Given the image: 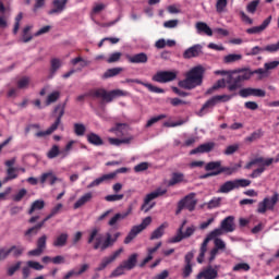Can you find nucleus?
<instances>
[{
  "label": "nucleus",
  "mask_w": 279,
  "mask_h": 279,
  "mask_svg": "<svg viewBox=\"0 0 279 279\" xmlns=\"http://www.w3.org/2000/svg\"><path fill=\"white\" fill-rule=\"evenodd\" d=\"M240 97L243 98H247V97H265L266 92L263 89H258V88H252V87H247V88H242L239 92Z\"/></svg>",
  "instance_id": "f3484780"
},
{
  "label": "nucleus",
  "mask_w": 279,
  "mask_h": 279,
  "mask_svg": "<svg viewBox=\"0 0 279 279\" xmlns=\"http://www.w3.org/2000/svg\"><path fill=\"white\" fill-rule=\"evenodd\" d=\"M125 58L131 64H146L147 60H149L145 52H140L133 56L125 54Z\"/></svg>",
  "instance_id": "aec40b11"
},
{
  "label": "nucleus",
  "mask_w": 279,
  "mask_h": 279,
  "mask_svg": "<svg viewBox=\"0 0 279 279\" xmlns=\"http://www.w3.org/2000/svg\"><path fill=\"white\" fill-rule=\"evenodd\" d=\"M184 238L183 235V231H182V227H180L178 229V233L177 235H174L171 240H170V243H180V241H182Z\"/></svg>",
  "instance_id": "774afa93"
},
{
  "label": "nucleus",
  "mask_w": 279,
  "mask_h": 279,
  "mask_svg": "<svg viewBox=\"0 0 279 279\" xmlns=\"http://www.w3.org/2000/svg\"><path fill=\"white\" fill-rule=\"evenodd\" d=\"M39 182L40 184H47L48 182L50 186H53L56 182H62V179L58 178V175H56V173L52 172V170H48L41 173V175L39 177Z\"/></svg>",
  "instance_id": "dca6fc26"
},
{
  "label": "nucleus",
  "mask_w": 279,
  "mask_h": 279,
  "mask_svg": "<svg viewBox=\"0 0 279 279\" xmlns=\"http://www.w3.org/2000/svg\"><path fill=\"white\" fill-rule=\"evenodd\" d=\"M264 51H267L268 53H276L279 51V40L277 44H270L264 47Z\"/></svg>",
  "instance_id": "0e129e2a"
},
{
  "label": "nucleus",
  "mask_w": 279,
  "mask_h": 279,
  "mask_svg": "<svg viewBox=\"0 0 279 279\" xmlns=\"http://www.w3.org/2000/svg\"><path fill=\"white\" fill-rule=\"evenodd\" d=\"M250 184H252V181L247 179H235L227 181L222 185H220L218 193H230L235 189H245L246 186H250Z\"/></svg>",
  "instance_id": "6e6552de"
},
{
  "label": "nucleus",
  "mask_w": 279,
  "mask_h": 279,
  "mask_svg": "<svg viewBox=\"0 0 279 279\" xmlns=\"http://www.w3.org/2000/svg\"><path fill=\"white\" fill-rule=\"evenodd\" d=\"M25 252V248L22 246H11L8 251L0 248V254H2V258H7L10 256V254H13V256L19 257Z\"/></svg>",
  "instance_id": "5701e85b"
},
{
  "label": "nucleus",
  "mask_w": 279,
  "mask_h": 279,
  "mask_svg": "<svg viewBox=\"0 0 279 279\" xmlns=\"http://www.w3.org/2000/svg\"><path fill=\"white\" fill-rule=\"evenodd\" d=\"M88 202H93V192H87L83 194L75 203H74V209L77 210V208H82V206H86Z\"/></svg>",
  "instance_id": "bb28decb"
},
{
  "label": "nucleus",
  "mask_w": 279,
  "mask_h": 279,
  "mask_svg": "<svg viewBox=\"0 0 279 279\" xmlns=\"http://www.w3.org/2000/svg\"><path fill=\"white\" fill-rule=\"evenodd\" d=\"M214 245H215L214 248L218 250V252L219 251L225 252V250H226V242L223 240H221L220 238H216L214 240Z\"/></svg>",
  "instance_id": "13d9d810"
},
{
  "label": "nucleus",
  "mask_w": 279,
  "mask_h": 279,
  "mask_svg": "<svg viewBox=\"0 0 279 279\" xmlns=\"http://www.w3.org/2000/svg\"><path fill=\"white\" fill-rule=\"evenodd\" d=\"M138 263V254H132L126 260L122 262L121 265L128 270L134 269Z\"/></svg>",
  "instance_id": "7c9ffc66"
},
{
  "label": "nucleus",
  "mask_w": 279,
  "mask_h": 279,
  "mask_svg": "<svg viewBox=\"0 0 279 279\" xmlns=\"http://www.w3.org/2000/svg\"><path fill=\"white\" fill-rule=\"evenodd\" d=\"M49 216H47L41 222L37 223L35 227L28 229L27 231H25V236L27 238L28 241H32V236H36V234H38V231L40 230V228H43V226H45V223H47V221H49Z\"/></svg>",
  "instance_id": "b1692460"
},
{
  "label": "nucleus",
  "mask_w": 279,
  "mask_h": 279,
  "mask_svg": "<svg viewBox=\"0 0 279 279\" xmlns=\"http://www.w3.org/2000/svg\"><path fill=\"white\" fill-rule=\"evenodd\" d=\"M69 0H53L52 5L53 8L48 11V14H62L66 8V3Z\"/></svg>",
  "instance_id": "4be33fe9"
},
{
  "label": "nucleus",
  "mask_w": 279,
  "mask_h": 279,
  "mask_svg": "<svg viewBox=\"0 0 279 279\" xmlns=\"http://www.w3.org/2000/svg\"><path fill=\"white\" fill-rule=\"evenodd\" d=\"M240 60H243V54L230 53L223 57L222 62L225 64H234V62H240Z\"/></svg>",
  "instance_id": "c9c22d12"
},
{
  "label": "nucleus",
  "mask_w": 279,
  "mask_h": 279,
  "mask_svg": "<svg viewBox=\"0 0 279 279\" xmlns=\"http://www.w3.org/2000/svg\"><path fill=\"white\" fill-rule=\"evenodd\" d=\"M166 193H167V189L158 187L154 192L147 194L144 198V203L141 207V210H143L144 213L151 210V208L156 206V203H153L151 205H149V202H153V199H157V197H162V195H166Z\"/></svg>",
  "instance_id": "9d476101"
},
{
  "label": "nucleus",
  "mask_w": 279,
  "mask_h": 279,
  "mask_svg": "<svg viewBox=\"0 0 279 279\" xmlns=\"http://www.w3.org/2000/svg\"><path fill=\"white\" fill-rule=\"evenodd\" d=\"M252 75H258V80H263V77H267L269 75V72H267V69L259 68L255 71H251Z\"/></svg>",
  "instance_id": "6e6d98bb"
},
{
  "label": "nucleus",
  "mask_w": 279,
  "mask_h": 279,
  "mask_svg": "<svg viewBox=\"0 0 279 279\" xmlns=\"http://www.w3.org/2000/svg\"><path fill=\"white\" fill-rule=\"evenodd\" d=\"M216 75H227L228 78H227V84H232V75H234V72L233 71H226V70H218L215 72Z\"/></svg>",
  "instance_id": "864d4df0"
},
{
  "label": "nucleus",
  "mask_w": 279,
  "mask_h": 279,
  "mask_svg": "<svg viewBox=\"0 0 279 279\" xmlns=\"http://www.w3.org/2000/svg\"><path fill=\"white\" fill-rule=\"evenodd\" d=\"M120 73H123V68H111L104 73L102 77L104 80H108L110 77H117Z\"/></svg>",
  "instance_id": "58836bf2"
},
{
  "label": "nucleus",
  "mask_w": 279,
  "mask_h": 279,
  "mask_svg": "<svg viewBox=\"0 0 279 279\" xmlns=\"http://www.w3.org/2000/svg\"><path fill=\"white\" fill-rule=\"evenodd\" d=\"M87 141L90 145H96L97 147L104 145V140H101V137L96 133H89L87 135Z\"/></svg>",
  "instance_id": "ea45409f"
},
{
  "label": "nucleus",
  "mask_w": 279,
  "mask_h": 279,
  "mask_svg": "<svg viewBox=\"0 0 279 279\" xmlns=\"http://www.w3.org/2000/svg\"><path fill=\"white\" fill-rule=\"evenodd\" d=\"M271 165H274V158H268V159L263 158V162L257 163L258 168L255 169L250 174V178L252 179L260 178V175L265 173V169H267V167H271Z\"/></svg>",
  "instance_id": "2eb2a0df"
},
{
  "label": "nucleus",
  "mask_w": 279,
  "mask_h": 279,
  "mask_svg": "<svg viewBox=\"0 0 279 279\" xmlns=\"http://www.w3.org/2000/svg\"><path fill=\"white\" fill-rule=\"evenodd\" d=\"M219 88H226V80L222 78L217 81V83L211 88H209L206 93L207 95H213V92Z\"/></svg>",
  "instance_id": "3c124183"
},
{
  "label": "nucleus",
  "mask_w": 279,
  "mask_h": 279,
  "mask_svg": "<svg viewBox=\"0 0 279 279\" xmlns=\"http://www.w3.org/2000/svg\"><path fill=\"white\" fill-rule=\"evenodd\" d=\"M221 168V161H210L205 166V170L207 171H219Z\"/></svg>",
  "instance_id": "603ef678"
},
{
  "label": "nucleus",
  "mask_w": 279,
  "mask_h": 279,
  "mask_svg": "<svg viewBox=\"0 0 279 279\" xmlns=\"http://www.w3.org/2000/svg\"><path fill=\"white\" fill-rule=\"evenodd\" d=\"M43 208H45V201L37 199L32 204V206L28 210V215L36 213V210H43Z\"/></svg>",
  "instance_id": "37998d69"
},
{
  "label": "nucleus",
  "mask_w": 279,
  "mask_h": 279,
  "mask_svg": "<svg viewBox=\"0 0 279 279\" xmlns=\"http://www.w3.org/2000/svg\"><path fill=\"white\" fill-rule=\"evenodd\" d=\"M121 254H123V248H119L118 251L113 252L111 255L104 257L100 264L98 265V267L96 268V271H104V269H106L108 265L114 263L117 258L121 256Z\"/></svg>",
  "instance_id": "ddd939ff"
},
{
  "label": "nucleus",
  "mask_w": 279,
  "mask_h": 279,
  "mask_svg": "<svg viewBox=\"0 0 279 279\" xmlns=\"http://www.w3.org/2000/svg\"><path fill=\"white\" fill-rule=\"evenodd\" d=\"M29 82H31V80L27 76H24V77L20 78L17 81V88H20V89L28 88Z\"/></svg>",
  "instance_id": "bf43d9fd"
},
{
  "label": "nucleus",
  "mask_w": 279,
  "mask_h": 279,
  "mask_svg": "<svg viewBox=\"0 0 279 279\" xmlns=\"http://www.w3.org/2000/svg\"><path fill=\"white\" fill-rule=\"evenodd\" d=\"M227 7H228V0H217L216 10L217 12H219V14H221V12H223V10H226Z\"/></svg>",
  "instance_id": "680f3d73"
},
{
  "label": "nucleus",
  "mask_w": 279,
  "mask_h": 279,
  "mask_svg": "<svg viewBox=\"0 0 279 279\" xmlns=\"http://www.w3.org/2000/svg\"><path fill=\"white\" fill-rule=\"evenodd\" d=\"M59 99H60V92L54 90L48 95V97L46 99V106H51V104H56V101Z\"/></svg>",
  "instance_id": "a18cd8bd"
},
{
  "label": "nucleus",
  "mask_w": 279,
  "mask_h": 279,
  "mask_svg": "<svg viewBox=\"0 0 279 279\" xmlns=\"http://www.w3.org/2000/svg\"><path fill=\"white\" fill-rule=\"evenodd\" d=\"M58 130V124H52L46 131H39L35 134L36 138H45V136H51L52 132Z\"/></svg>",
  "instance_id": "79ce46f5"
},
{
  "label": "nucleus",
  "mask_w": 279,
  "mask_h": 279,
  "mask_svg": "<svg viewBox=\"0 0 279 279\" xmlns=\"http://www.w3.org/2000/svg\"><path fill=\"white\" fill-rule=\"evenodd\" d=\"M219 278V270L217 266L214 268L213 265H208L203 268L196 276V279H217Z\"/></svg>",
  "instance_id": "f8f14e48"
},
{
  "label": "nucleus",
  "mask_w": 279,
  "mask_h": 279,
  "mask_svg": "<svg viewBox=\"0 0 279 279\" xmlns=\"http://www.w3.org/2000/svg\"><path fill=\"white\" fill-rule=\"evenodd\" d=\"M149 226H151V216L144 218L141 225L132 227L129 234L124 239V244L130 245V243H132V241H134V239H136V236H138V234H141V232L146 230V228Z\"/></svg>",
  "instance_id": "0eeeda50"
},
{
  "label": "nucleus",
  "mask_w": 279,
  "mask_h": 279,
  "mask_svg": "<svg viewBox=\"0 0 279 279\" xmlns=\"http://www.w3.org/2000/svg\"><path fill=\"white\" fill-rule=\"evenodd\" d=\"M149 226H151V216L144 218L141 225L132 227L129 234L124 239V244L130 245V243H132V241H134V239H136V236H138V234H141V232L146 230V228Z\"/></svg>",
  "instance_id": "423d86ee"
},
{
  "label": "nucleus",
  "mask_w": 279,
  "mask_h": 279,
  "mask_svg": "<svg viewBox=\"0 0 279 279\" xmlns=\"http://www.w3.org/2000/svg\"><path fill=\"white\" fill-rule=\"evenodd\" d=\"M258 5H260V0H253L246 5V12L248 14H256V10H258Z\"/></svg>",
  "instance_id": "49530a36"
},
{
  "label": "nucleus",
  "mask_w": 279,
  "mask_h": 279,
  "mask_svg": "<svg viewBox=\"0 0 279 279\" xmlns=\"http://www.w3.org/2000/svg\"><path fill=\"white\" fill-rule=\"evenodd\" d=\"M196 29L198 34H206V36H213V28H210V26H208V24L204 22H197Z\"/></svg>",
  "instance_id": "e433bc0d"
},
{
  "label": "nucleus",
  "mask_w": 279,
  "mask_h": 279,
  "mask_svg": "<svg viewBox=\"0 0 279 279\" xmlns=\"http://www.w3.org/2000/svg\"><path fill=\"white\" fill-rule=\"evenodd\" d=\"M215 142H208L205 144L199 145L195 149L191 150V154H208L213 149H215Z\"/></svg>",
  "instance_id": "cd10ccee"
},
{
  "label": "nucleus",
  "mask_w": 279,
  "mask_h": 279,
  "mask_svg": "<svg viewBox=\"0 0 279 279\" xmlns=\"http://www.w3.org/2000/svg\"><path fill=\"white\" fill-rule=\"evenodd\" d=\"M195 193H190L185 197H183L180 203L181 208H186L190 213L195 210V206H197V199L195 198Z\"/></svg>",
  "instance_id": "4468645a"
},
{
  "label": "nucleus",
  "mask_w": 279,
  "mask_h": 279,
  "mask_svg": "<svg viewBox=\"0 0 279 279\" xmlns=\"http://www.w3.org/2000/svg\"><path fill=\"white\" fill-rule=\"evenodd\" d=\"M278 202H279V194L278 192H274L271 197H265L262 202L258 203L257 213L259 215H265L267 210H274Z\"/></svg>",
  "instance_id": "1a4fd4ad"
},
{
  "label": "nucleus",
  "mask_w": 279,
  "mask_h": 279,
  "mask_svg": "<svg viewBox=\"0 0 279 279\" xmlns=\"http://www.w3.org/2000/svg\"><path fill=\"white\" fill-rule=\"evenodd\" d=\"M128 130H130L128 124L119 123L114 128H111L109 132L116 134V136H128Z\"/></svg>",
  "instance_id": "2f4dec72"
},
{
  "label": "nucleus",
  "mask_w": 279,
  "mask_h": 279,
  "mask_svg": "<svg viewBox=\"0 0 279 279\" xmlns=\"http://www.w3.org/2000/svg\"><path fill=\"white\" fill-rule=\"evenodd\" d=\"M232 97L233 96H230V95H217V96L209 98L201 108L199 117H204V114H206V112H210V110H213V108H215V106H217V104H226V102L230 101V99H232Z\"/></svg>",
  "instance_id": "39448f33"
},
{
  "label": "nucleus",
  "mask_w": 279,
  "mask_h": 279,
  "mask_svg": "<svg viewBox=\"0 0 279 279\" xmlns=\"http://www.w3.org/2000/svg\"><path fill=\"white\" fill-rule=\"evenodd\" d=\"M74 133L76 134V136H84V134H86V125H84L83 123H75Z\"/></svg>",
  "instance_id": "8fccbe9b"
},
{
  "label": "nucleus",
  "mask_w": 279,
  "mask_h": 279,
  "mask_svg": "<svg viewBox=\"0 0 279 279\" xmlns=\"http://www.w3.org/2000/svg\"><path fill=\"white\" fill-rule=\"evenodd\" d=\"M114 178H117V173L104 174L89 183L87 189H95V186H99V184H104V182H110V180H114Z\"/></svg>",
  "instance_id": "412c9836"
},
{
  "label": "nucleus",
  "mask_w": 279,
  "mask_h": 279,
  "mask_svg": "<svg viewBox=\"0 0 279 279\" xmlns=\"http://www.w3.org/2000/svg\"><path fill=\"white\" fill-rule=\"evenodd\" d=\"M251 267L247 263H239L233 266V271H250Z\"/></svg>",
  "instance_id": "4d7b16f0"
},
{
  "label": "nucleus",
  "mask_w": 279,
  "mask_h": 279,
  "mask_svg": "<svg viewBox=\"0 0 279 279\" xmlns=\"http://www.w3.org/2000/svg\"><path fill=\"white\" fill-rule=\"evenodd\" d=\"M125 274V268L120 264L109 276V278H119V276H123Z\"/></svg>",
  "instance_id": "5fc2aeb1"
},
{
  "label": "nucleus",
  "mask_w": 279,
  "mask_h": 279,
  "mask_svg": "<svg viewBox=\"0 0 279 279\" xmlns=\"http://www.w3.org/2000/svg\"><path fill=\"white\" fill-rule=\"evenodd\" d=\"M76 143L77 142L75 140H71L70 142H68L64 149L61 150V158H66L71 154L73 145H75Z\"/></svg>",
  "instance_id": "c03bdc74"
},
{
  "label": "nucleus",
  "mask_w": 279,
  "mask_h": 279,
  "mask_svg": "<svg viewBox=\"0 0 279 279\" xmlns=\"http://www.w3.org/2000/svg\"><path fill=\"white\" fill-rule=\"evenodd\" d=\"M175 77H178V72L160 71L153 76V82H158L159 84H167L168 82H173Z\"/></svg>",
  "instance_id": "9b49d317"
},
{
  "label": "nucleus",
  "mask_w": 279,
  "mask_h": 279,
  "mask_svg": "<svg viewBox=\"0 0 279 279\" xmlns=\"http://www.w3.org/2000/svg\"><path fill=\"white\" fill-rule=\"evenodd\" d=\"M64 108H66L65 104H60L54 108L57 119L53 124H57V128H60V124L62 123V117H64Z\"/></svg>",
  "instance_id": "72a5a7b5"
},
{
  "label": "nucleus",
  "mask_w": 279,
  "mask_h": 279,
  "mask_svg": "<svg viewBox=\"0 0 279 279\" xmlns=\"http://www.w3.org/2000/svg\"><path fill=\"white\" fill-rule=\"evenodd\" d=\"M271 23V15H269L259 26H254L252 28L246 29V34H260L262 32H265L267 27H269V24Z\"/></svg>",
  "instance_id": "393cba45"
},
{
  "label": "nucleus",
  "mask_w": 279,
  "mask_h": 279,
  "mask_svg": "<svg viewBox=\"0 0 279 279\" xmlns=\"http://www.w3.org/2000/svg\"><path fill=\"white\" fill-rule=\"evenodd\" d=\"M236 151H239V144L230 145L225 149V156H232V154H236Z\"/></svg>",
  "instance_id": "e2e57ef3"
},
{
  "label": "nucleus",
  "mask_w": 279,
  "mask_h": 279,
  "mask_svg": "<svg viewBox=\"0 0 279 279\" xmlns=\"http://www.w3.org/2000/svg\"><path fill=\"white\" fill-rule=\"evenodd\" d=\"M134 141V136L129 135L128 137L123 138H116V137H109L108 142L110 145H114L116 147H119L121 145H130Z\"/></svg>",
  "instance_id": "c756f323"
},
{
  "label": "nucleus",
  "mask_w": 279,
  "mask_h": 279,
  "mask_svg": "<svg viewBox=\"0 0 279 279\" xmlns=\"http://www.w3.org/2000/svg\"><path fill=\"white\" fill-rule=\"evenodd\" d=\"M220 228H222V230H225L226 233L234 232V230H235L234 217L229 216V217L225 218L220 223Z\"/></svg>",
  "instance_id": "a878e982"
},
{
  "label": "nucleus",
  "mask_w": 279,
  "mask_h": 279,
  "mask_svg": "<svg viewBox=\"0 0 279 279\" xmlns=\"http://www.w3.org/2000/svg\"><path fill=\"white\" fill-rule=\"evenodd\" d=\"M202 49H204L202 47V45L196 44L190 48H187L184 52H183V58L185 60H191V58H199V56H202L203 51Z\"/></svg>",
  "instance_id": "a211bd4d"
},
{
  "label": "nucleus",
  "mask_w": 279,
  "mask_h": 279,
  "mask_svg": "<svg viewBox=\"0 0 279 279\" xmlns=\"http://www.w3.org/2000/svg\"><path fill=\"white\" fill-rule=\"evenodd\" d=\"M25 195H27V190L21 189L15 195H13L12 199L13 202H21Z\"/></svg>",
  "instance_id": "69168bd1"
},
{
  "label": "nucleus",
  "mask_w": 279,
  "mask_h": 279,
  "mask_svg": "<svg viewBox=\"0 0 279 279\" xmlns=\"http://www.w3.org/2000/svg\"><path fill=\"white\" fill-rule=\"evenodd\" d=\"M66 241H69V234L61 233L57 236V239L53 241L52 245L54 247H64L66 245Z\"/></svg>",
  "instance_id": "4c0bfd02"
},
{
  "label": "nucleus",
  "mask_w": 279,
  "mask_h": 279,
  "mask_svg": "<svg viewBox=\"0 0 279 279\" xmlns=\"http://www.w3.org/2000/svg\"><path fill=\"white\" fill-rule=\"evenodd\" d=\"M123 197H124L123 194H111V195H107L105 199L106 202H121Z\"/></svg>",
  "instance_id": "338daca9"
},
{
  "label": "nucleus",
  "mask_w": 279,
  "mask_h": 279,
  "mask_svg": "<svg viewBox=\"0 0 279 279\" xmlns=\"http://www.w3.org/2000/svg\"><path fill=\"white\" fill-rule=\"evenodd\" d=\"M128 82H134L135 84H141L142 86H145V88H147L150 93H157V94L165 93V89L154 86L149 83H143L138 80H128Z\"/></svg>",
  "instance_id": "f704fd0d"
},
{
  "label": "nucleus",
  "mask_w": 279,
  "mask_h": 279,
  "mask_svg": "<svg viewBox=\"0 0 279 279\" xmlns=\"http://www.w3.org/2000/svg\"><path fill=\"white\" fill-rule=\"evenodd\" d=\"M182 182H186L184 173L173 172L171 179L168 181V186H175V184H182Z\"/></svg>",
  "instance_id": "473e14b6"
},
{
  "label": "nucleus",
  "mask_w": 279,
  "mask_h": 279,
  "mask_svg": "<svg viewBox=\"0 0 279 279\" xmlns=\"http://www.w3.org/2000/svg\"><path fill=\"white\" fill-rule=\"evenodd\" d=\"M252 78V70L250 69H238L233 70L232 82L228 85V90L234 93L241 88V83Z\"/></svg>",
  "instance_id": "20e7f679"
},
{
  "label": "nucleus",
  "mask_w": 279,
  "mask_h": 279,
  "mask_svg": "<svg viewBox=\"0 0 279 279\" xmlns=\"http://www.w3.org/2000/svg\"><path fill=\"white\" fill-rule=\"evenodd\" d=\"M208 210H213L214 208H219L221 206V197H214L206 204Z\"/></svg>",
  "instance_id": "09e8293b"
},
{
  "label": "nucleus",
  "mask_w": 279,
  "mask_h": 279,
  "mask_svg": "<svg viewBox=\"0 0 279 279\" xmlns=\"http://www.w3.org/2000/svg\"><path fill=\"white\" fill-rule=\"evenodd\" d=\"M169 228V222L161 223L157 229H155L150 234V241H156L157 239H162L165 235V230Z\"/></svg>",
  "instance_id": "c85d7f7f"
},
{
  "label": "nucleus",
  "mask_w": 279,
  "mask_h": 279,
  "mask_svg": "<svg viewBox=\"0 0 279 279\" xmlns=\"http://www.w3.org/2000/svg\"><path fill=\"white\" fill-rule=\"evenodd\" d=\"M121 52H113L109 56V58L107 59L108 64H112L114 62H119L121 60Z\"/></svg>",
  "instance_id": "052dcab7"
},
{
  "label": "nucleus",
  "mask_w": 279,
  "mask_h": 279,
  "mask_svg": "<svg viewBox=\"0 0 279 279\" xmlns=\"http://www.w3.org/2000/svg\"><path fill=\"white\" fill-rule=\"evenodd\" d=\"M89 97H93V99H101L102 101H106L107 104H110L113 99H117V97H125L128 96V92H124L122 89H113L111 92H108L104 88L93 89L89 92Z\"/></svg>",
  "instance_id": "7ed1b4c3"
},
{
  "label": "nucleus",
  "mask_w": 279,
  "mask_h": 279,
  "mask_svg": "<svg viewBox=\"0 0 279 279\" xmlns=\"http://www.w3.org/2000/svg\"><path fill=\"white\" fill-rule=\"evenodd\" d=\"M58 156H62V150H60V146L54 144L48 150L47 158H49V160H53V158H58Z\"/></svg>",
  "instance_id": "a19ab883"
},
{
  "label": "nucleus",
  "mask_w": 279,
  "mask_h": 279,
  "mask_svg": "<svg viewBox=\"0 0 279 279\" xmlns=\"http://www.w3.org/2000/svg\"><path fill=\"white\" fill-rule=\"evenodd\" d=\"M204 81V66L197 65L192 68L186 74L183 81L179 82V86L185 90H193L197 86H202Z\"/></svg>",
  "instance_id": "f03ea898"
},
{
  "label": "nucleus",
  "mask_w": 279,
  "mask_h": 279,
  "mask_svg": "<svg viewBox=\"0 0 279 279\" xmlns=\"http://www.w3.org/2000/svg\"><path fill=\"white\" fill-rule=\"evenodd\" d=\"M130 215H132V207H129L128 210L122 214L118 213L111 217L108 221V226H110V228H117L119 221H123V219H126V217H130Z\"/></svg>",
  "instance_id": "6ab92c4d"
},
{
  "label": "nucleus",
  "mask_w": 279,
  "mask_h": 279,
  "mask_svg": "<svg viewBox=\"0 0 279 279\" xmlns=\"http://www.w3.org/2000/svg\"><path fill=\"white\" fill-rule=\"evenodd\" d=\"M226 233V231L223 230L222 227L217 228L215 230H213L211 232L208 233V235L206 236L209 241H213V239H217V236H221Z\"/></svg>",
  "instance_id": "de8ad7c7"
},
{
  "label": "nucleus",
  "mask_w": 279,
  "mask_h": 279,
  "mask_svg": "<svg viewBox=\"0 0 279 279\" xmlns=\"http://www.w3.org/2000/svg\"><path fill=\"white\" fill-rule=\"evenodd\" d=\"M119 236H121V232H116L112 236L110 232H107L105 234H101V229L95 227L89 231L87 243L90 245L94 241V250H100L101 252H105V250H108V247H112L114 243L119 240Z\"/></svg>",
  "instance_id": "f257e3e1"
}]
</instances>
